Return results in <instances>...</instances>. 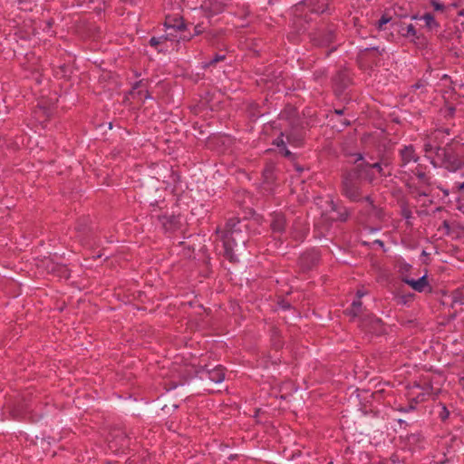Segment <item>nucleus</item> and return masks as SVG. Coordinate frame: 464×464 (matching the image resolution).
<instances>
[{
	"label": "nucleus",
	"mask_w": 464,
	"mask_h": 464,
	"mask_svg": "<svg viewBox=\"0 0 464 464\" xmlns=\"http://www.w3.org/2000/svg\"><path fill=\"white\" fill-rule=\"evenodd\" d=\"M362 202H365L366 205L364 207V212L366 215L371 218L372 216L377 217L379 214V208L375 206L373 198L368 195L364 196Z\"/></svg>",
	"instance_id": "obj_20"
},
{
	"label": "nucleus",
	"mask_w": 464,
	"mask_h": 464,
	"mask_svg": "<svg viewBox=\"0 0 464 464\" xmlns=\"http://www.w3.org/2000/svg\"><path fill=\"white\" fill-rule=\"evenodd\" d=\"M392 18L387 14H382V17L376 23V27L378 30H383V26L390 23Z\"/></svg>",
	"instance_id": "obj_33"
},
{
	"label": "nucleus",
	"mask_w": 464,
	"mask_h": 464,
	"mask_svg": "<svg viewBox=\"0 0 464 464\" xmlns=\"http://www.w3.org/2000/svg\"><path fill=\"white\" fill-rule=\"evenodd\" d=\"M372 244L373 245H378V246H380L382 247L384 246V243L382 240H380V239L374 240Z\"/></svg>",
	"instance_id": "obj_48"
},
{
	"label": "nucleus",
	"mask_w": 464,
	"mask_h": 464,
	"mask_svg": "<svg viewBox=\"0 0 464 464\" xmlns=\"http://www.w3.org/2000/svg\"><path fill=\"white\" fill-rule=\"evenodd\" d=\"M270 336H271V341H272L273 346L276 349H280L283 347V341L281 340V332L277 327H276V326L271 327Z\"/></svg>",
	"instance_id": "obj_23"
},
{
	"label": "nucleus",
	"mask_w": 464,
	"mask_h": 464,
	"mask_svg": "<svg viewBox=\"0 0 464 464\" xmlns=\"http://www.w3.org/2000/svg\"><path fill=\"white\" fill-rule=\"evenodd\" d=\"M365 168L355 166L342 174L341 194L351 202H361L363 199L362 184Z\"/></svg>",
	"instance_id": "obj_2"
},
{
	"label": "nucleus",
	"mask_w": 464,
	"mask_h": 464,
	"mask_svg": "<svg viewBox=\"0 0 464 464\" xmlns=\"http://www.w3.org/2000/svg\"><path fill=\"white\" fill-rule=\"evenodd\" d=\"M430 5H432V7L434 8L435 11H440V12H443L445 11V5L440 3L439 0H430Z\"/></svg>",
	"instance_id": "obj_35"
},
{
	"label": "nucleus",
	"mask_w": 464,
	"mask_h": 464,
	"mask_svg": "<svg viewBox=\"0 0 464 464\" xmlns=\"http://www.w3.org/2000/svg\"><path fill=\"white\" fill-rule=\"evenodd\" d=\"M276 164L272 161L266 162L262 170L261 189L267 194H273L276 187Z\"/></svg>",
	"instance_id": "obj_9"
},
{
	"label": "nucleus",
	"mask_w": 464,
	"mask_h": 464,
	"mask_svg": "<svg viewBox=\"0 0 464 464\" xmlns=\"http://www.w3.org/2000/svg\"><path fill=\"white\" fill-rule=\"evenodd\" d=\"M439 416L441 420H446L449 418L450 411L445 405L441 407V411H440Z\"/></svg>",
	"instance_id": "obj_37"
},
{
	"label": "nucleus",
	"mask_w": 464,
	"mask_h": 464,
	"mask_svg": "<svg viewBox=\"0 0 464 464\" xmlns=\"http://www.w3.org/2000/svg\"><path fill=\"white\" fill-rule=\"evenodd\" d=\"M169 39V37L167 35H162V36H160V37H151L149 41V44L151 46V47H154L159 53H162L163 50L159 48V46L163 44L164 42H166L167 40Z\"/></svg>",
	"instance_id": "obj_26"
},
{
	"label": "nucleus",
	"mask_w": 464,
	"mask_h": 464,
	"mask_svg": "<svg viewBox=\"0 0 464 464\" xmlns=\"http://www.w3.org/2000/svg\"><path fill=\"white\" fill-rule=\"evenodd\" d=\"M462 26H463V28H464V22L462 23Z\"/></svg>",
	"instance_id": "obj_59"
},
{
	"label": "nucleus",
	"mask_w": 464,
	"mask_h": 464,
	"mask_svg": "<svg viewBox=\"0 0 464 464\" xmlns=\"http://www.w3.org/2000/svg\"><path fill=\"white\" fill-rule=\"evenodd\" d=\"M462 144L457 138L450 139L443 147H436V156L441 159L443 167L451 172L464 166L460 156Z\"/></svg>",
	"instance_id": "obj_4"
},
{
	"label": "nucleus",
	"mask_w": 464,
	"mask_h": 464,
	"mask_svg": "<svg viewBox=\"0 0 464 464\" xmlns=\"http://www.w3.org/2000/svg\"><path fill=\"white\" fill-rule=\"evenodd\" d=\"M51 271L60 277L69 278L70 276L69 269L63 265L52 263Z\"/></svg>",
	"instance_id": "obj_24"
},
{
	"label": "nucleus",
	"mask_w": 464,
	"mask_h": 464,
	"mask_svg": "<svg viewBox=\"0 0 464 464\" xmlns=\"http://www.w3.org/2000/svg\"><path fill=\"white\" fill-rule=\"evenodd\" d=\"M344 314L347 316H350L352 319H355L359 317L360 319L364 316L366 314L363 313L362 310V303L359 299H354L350 307H348Z\"/></svg>",
	"instance_id": "obj_17"
},
{
	"label": "nucleus",
	"mask_w": 464,
	"mask_h": 464,
	"mask_svg": "<svg viewBox=\"0 0 464 464\" xmlns=\"http://www.w3.org/2000/svg\"><path fill=\"white\" fill-rule=\"evenodd\" d=\"M454 111H455V109H454V108H450V115H453V114H454Z\"/></svg>",
	"instance_id": "obj_55"
},
{
	"label": "nucleus",
	"mask_w": 464,
	"mask_h": 464,
	"mask_svg": "<svg viewBox=\"0 0 464 464\" xmlns=\"http://www.w3.org/2000/svg\"><path fill=\"white\" fill-rule=\"evenodd\" d=\"M328 204L333 212H335L336 210H338L341 208V206H339L337 203H335L333 199H331Z\"/></svg>",
	"instance_id": "obj_41"
},
{
	"label": "nucleus",
	"mask_w": 464,
	"mask_h": 464,
	"mask_svg": "<svg viewBox=\"0 0 464 464\" xmlns=\"http://www.w3.org/2000/svg\"><path fill=\"white\" fill-rule=\"evenodd\" d=\"M368 53H372L374 57L381 55V52L378 47H367L360 51V57L363 58L367 56Z\"/></svg>",
	"instance_id": "obj_29"
},
{
	"label": "nucleus",
	"mask_w": 464,
	"mask_h": 464,
	"mask_svg": "<svg viewBox=\"0 0 464 464\" xmlns=\"http://www.w3.org/2000/svg\"><path fill=\"white\" fill-rule=\"evenodd\" d=\"M335 213L337 215L335 219L341 222L347 221L350 217V211L345 206H341V208L336 210Z\"/></svg>",
	"instance_id": "obj_27"
},
{
	"label": "nucleus",
	"mask_w": 464,
	"mask_h": 464,
	"mask_svg": "<svg viewBox=\"0 0 464 464\" xmlns=\"http://www.w3.org/2000/svg\"><path fill=\"white\" fill-rule=\"evenodd\" d=\"M398 422L400 423L401 426H402V425L407 426V422L401 419L398 420Z\"/></svg>",
	"instance_id": "obj_51"
},
{
	"label": "nucleus",
	"mask_w": 464,
	"mask_h": 464,
	"mask_svg": "<svg viewBox=\"0 0 464 464\" xmlns=\"http://www.w3.org/2000/svg\"><path fill=\"white\" fill-rule=\"evenodd\" d=\"M285 130L280 132V135L273 141V144L276 145L278 149L285 146L287 143V140H285Z\"/></svg>",
	"instance_id": "obj_31"
},
{
	"label": "nucleus",
	"mask_w": 464,
	"mask_h": 464,
	"mask_svg": "<svg viewBox=\"0 0 464 464\" xmlns=\"http://www.w3.org/2000/svg\"><path fill=\"white\" fill-rule=\"evenodd\" d=\"M310 43L314 47L330 48L326 53L329 56L333 52L336 51V46H332L336 43L338 37V24L334 22H322L309 34Z\"/></svg>",
	"instance_id": "obj_3"
},
{
	"label": "nucleus",
	"mask_w": 464,
	"mask_h": 464,
	"mask_svg": "<svg viewBox=\"0 0 464 464\" xmlns=\"http://www.w3.org/2000/svg\"><path fill=\"white\" fill-rule=\"evenodd\" d=\"M278 150H279V153H280L282 156H284V157H285V158H287V159H290V160H295V155L294 153H292V152L287 149L286 145H285V146H284V147H282V148H280V149H278Z\"/></svg>",
	"instance_id": "obj_34"
},
{
	"label": "nucleus",
	"mask_w": 464,
	"mask_h": 464,
	"mask_svg": "<svg viewBox=\"0 0 464 464\" xmlns=\"http://www.w3.org/2000/svg\"><path fill=\"white\" fill-rule=\"evenodd\" d=\"M321 260L318 249L312 248L304 252L299 257V266L303 271H309L316 267Z\"/></svg>",
	"instance_id": "obj_10"
},
{
	"label": "nucleus",
	"mask_w": 464,
	"mask_h": 464,
	"mask_svg": "<svg viewBox=\"0 0 464 464\" xmlns=\"http://www.w3.org/2000/svg\"><path fill=\"white\" fill-rule=\"evenodd\" d=\"M423 150L426 153H430L434 151V153L436 154V145L433 143L431 140L429 139V136L425 140Z\"/></svg>",
	"instance_id": "obj_32"
},
{
	"label": "nucleus",
	"mask_w": 464,
	"mask_h": 464,
	"mask_svg": "<svg viewBox=\"0 0 464 464\" xmlns=\"http://www.w3.org/2000/svg\"><path fill=\"white\" fill-rule=\"evenodd\" d=\"M399 34H401L403 37H415L417 36V30L415 29L412 24H408L406 27L401 26V29L398 30Z\"/></svg>",
	"instance_id": "obj_25"
},
{
	"label": "nucleus",
	"mask_w": 464,
	"mask_h": 464,
	"mask_svg": "<svg viewBox=\"0 0 464 464\" xmlns=\"http://www.w3.org/2000/svg\"><path fill=\"white\" fill-rule=\"evenodd\" d=\"M429 139L433 141V143L436 145V147H443V144L445 145L446 142H448L450 139H448L445 135H442V132L440 130H434L431 131V133L429 135Z\"/></svg>",
	"instance_id": "obj_21"
},
{
	"label": "nucleus",
	"mask_w": 464,
	"mask_h": 464,
	"mask_svg": "<svg viewBox=\"0 0 464 464\" xmlns=\"http://www.w3.org/2000/svg\"><path fill=\"white\" fill-rule=\"evenodd\" d=\"M281 306L283 309L286 310V309H289L291 305L289 303L283 301L281 304Z\"/></svg>",
	"instance_id": "obj_47"
},
{
	"label": "nucleus",
	"mask_w": 464,
	"mask_h": 464,
	"mask_svg": "<svg viewBox=\"0 0 464 464\" xmlns=\"http://www.w3.org/2000/svg\"><path fill=\"white\" fill-rule=\"evenodd\" d=\"M165 26L177 31H184L186 29V24L181 16H167Z\"/></svg>",
	"instance_id": "obj_19"
},
{
	"label": "nucleus",
	"mask_w": 464,
	"mask_h": 464,
	"mask_svg": "<svg viewBox=\"0 0 464 464\" xmlns=\"http://www.w3.org/2000/svg\"><path fill=\"white\" fill-rule=\"evenodd\" d=\"M202 380H209L214 383H220L225 379L224 368L221 365L215 366L212 369H203L199 372Z\"/></svg>",
	"instance_id": "obj_13"
},
{
	"label": "nucleus",
	"mask_w": 464,
	"mask_h": 464,
	"mask_svg": "<svg viewBox=\"0 0 464 464\" xmlns=\"http://www.w3.org/2000/svg\"><path fill=\"white\" fill-rule=\"evenodd\" d=\"M343 124H344L345 126H348V125H350V122H349V121H344V122H343Z\"/></svg>",
	"instance_id": "obj_57"
},
{
	"label": "nucleus",
	"mask_w": 464,
	"mask_h": 464,
	"mask_svg": "<svg viewBox=\"0 0 464 464\" xmlns=\"http://www.w3.org/2000/svg\"><path fill=\"white\" fill-rule=\"evenodd\" d=\"M453 191L461 192L464 190V181L463 182H456L455 187L452 188Z\"/></svg>",
	"instance_id": "obj_39"
},
{
	"label": "nucleus",
	"mask_w": 464,
	"mask_h": 464,
	"mask_svg": "<svg viewBox=\"0 0 464 464\" xmlns=\"http://www.w3.org/2000/svg\"><path fill=\"white\" fill-rule=\"evenodd\" d=\"M401 215L404 219L409 220L412 217V212L408 207L404 206L401 208Z\"/></svg>",
	"instance_id": "obj_36"
},
{
	"label": "nucleus",
	"mask_w": 464,
	"mask_h": 464,
	"mask_svg": "<svg viewBox=\"0 0 464 464\" xmlns=\"http://www.w3.org/2000/svg\"><path fill=\"white\" fill-rule=\"evenodd\" d=\"M287 143L293 147L299 148L304 145V130L301 121L297 118H291L288 121V128L285 130Z\"/></svg>",
	"instance_id": "obj_7"
},
{
	"label": "nucleus",
	"mask_w": 464,
	"mask_h": 464,
	"mask_svg": "<svg viewBox=\"0 0 464 464\" xmlns=\"http://www.w3.org/2000/svg\"><path fill=\"white\" fill-rule=\"evenodd\" d=\"M334 112L338 115H342L343 114V110H335Z\"/></svg>",
	"instance_id": "obj_54"
},
{
	"label": "nucleus",
	"mask_w": 464,
	"mask_h": 464,
	"mask_svg": "<svg viewBox=\"0 0 464 464\" xmlns=\"http://www.w3.org/2000/svg\"><path fill=\"white\" fill-rule=\"evenodd\" d=\"M75 229L78 231V232H82V234H85L86 233V230H87V226L84 225L82 226V224H77V226L75 227Z\"/></svg>",
	"instance_id": "obj_43"
},
{
	"label": "nucleus",
	"mask_w": 464,
	"mask_h": 464,
	"mask_svg": "<svg viewBox=\"0 0 464 464\" xmlns=\"http://www.w3.org/2000/svg\"><path fill=\"white\" fill-rule=\"evenodd\" d=\"M141 87H145V83H144V81L143 80H140V81H137L135 82L133 84H132V91H135V90H138Z\"/></svg>",
	"instance_id": "obj_38"
},
{
	"label": "nucleus",
	"mask_w": 464,
	"mask_h": 464,
	"mask_svg": "<svg viewBox=\"0 0 464 464\" xmlns=\"http://www.w3.org/2000/svg\"><path fill=\"white\" fill-rule=\"evenodd\" d=\"M327 72L324 68L314 72L313 78L315 82H321L326 79Z\"/></svg>",
	"instance_id": "obj_30"
},
{
	"label": "nucleus",
	"mask_w": 464,
	"mask_h": 464,
	"mask_svg": "<svg viewBox=\"0 0 464 464\" xmlns=\"http://www.w3.org/2000/svg\"><path fill=\"white\" fill-rule=\"evenodd\" d=\"M357 166H363L365 168L364 176L369 179L370 181H372V177L370 176L369 170L371 169H374L377 170L380 177H388L391 175V172H386L385 168L388 167V164H384V167H382V164L381 162H375V163H369V162H362L360 164H357Z\"/></svg>",
	"instance_id": "obj_15"
},
{
	"label": "nucleus",
	"mask_w": 464,
	"mask_h": 464,
	"mask_svg": "<svg viewBox=\"0 0 464 464\" xmlns=\"http://www.w3.org/2000/svg\"><path fill=\"white\" fill-rule=\"evenodd\" d=\"M192 37H193V35H189V36H188V35H186V36H184L182 39H183V40H188H188H190Z\"/></svg>",
	"instance_id": "obj_53"
},
{
	"label": "nucleus",
	"mask_w": 464,
	"mask_h": 464,
	"mask_svg": "<svg viewBox=\"0 0 464 464\" xmlns=\"http://www.w3.org/2000/svg\"><path fill=\"white\" fill-rule=\"evenodd\" d=\"M443 227H446L448 230L450 229V224L447 220L443 221Z\"/></svg>",
	"instance_id": "obj_52"
},
{
	"label": "nucleus",
	"mask_w": 464,
	"mask_h": 464,
	"mask_svg": "<svg viewBox=\"0 0 464 464\" xmlns=\"http://www.w3.org/2000/svg\"><path fill=\"white\" fill-rule=\"evenodd\" d=\"M216 233L220 235V239L223 242L225 258L231 263L238 262L234 248L241 245L246 246L248 240L246 225L237 218H231L227 221L224 229L218 228Z\"/></svg>",
	"instance_id": "obj_1"
},
{
	"label": "nucleus",
	"mask_w": 464,
	"mask_h": 464,
	"mask_svg": "<svg viewBox=\"0 0 464 464\" xmlns=\"http://www.w3.org/2000/svg\"><path fill=\"white\" fill-rule=\"evenodd\" d=\"M399 161L398 166L401 168V173H408L411 163H418L420 156L412 144L403 145L398 150Z\"/></svg>",
	"instance_id": "obj_8"
},
{
	"label": "nucleus",
	"mask_w": 464,
	"mask_h": 464,
	"mask_svg": "<svg viewBox=\"0 0 464 464\" xmlns=\"http://www.w3.org/2000/svg\"><path fill=\"white\" fill-rule=\"evenodd\" d=\"M459 14H460V15H464V10L460 11V12H459Z\"/></svg>",
	"instance_id": "obj_58"
},
{
	"label": "nucleus",
	"mask_w": 464,
	"mask_h": 464,
	"mask_svg": "<svg viewBox=\"0 0 464 464\" xmlns=\"http://www.w3.org/2000/svg\"><path fill=\"white\" fill-rule=\"evenodd\" d=\"M402 281L408 285H410L412 289L420 293L423 292L425 286L429 285L427 276H423L417 280L403 278Z\"/></svg>",
	"instance_id": "obj_18"
},
{
	"label": "nucleus",
	"mask_w": 464,
	"mask_h": 464,
	"mask_svg": "<svg viewBox=\"0 0 464 464\" xmlns=\"http://www.w3.org/2000/svg\"><path fill=\"white\" fill-rule=\"evenodd\" d=\"M365 295V292L362 291V290H358L356 292V299H359L361 300V298Z\"/></svg>",
	"instance_id": "obj_46"
},
{
	"label": "nucleus",
	"mask_w": 464,
	"mask_h": 464,
	"mask_svg": "<svg viewBox=\"0 0 464 464\" xmlns=\"http://www.w3.org/2000/svg\"><path fill=\"white\" fill-rule=\"evenodd\" d=\"M411 268V266L410 264H407V263H401L400 264V272L403 273V272H409Z\"/></svg>",
	"instance_id": "obj_40"
},
{
	"label": "nucleus",
	"mask_w": 464,
	"mask_h": 464,
	"mask_svg": "<svg viewBox=\"0 0 464 464\" xmlns=\"http://www.w3.org/2000/svg\"><path fill=\"white\" fill-rule=\"evenodd\" d=\"M94 0H90V2H93Z\"/></svg>",
	"instance_id": "obj_60"
},
{
	"label": "nucleus",
	"mask_w": 464,
	"mask_h": 464,
	"mask_svg": "<svg viewBox=\"0 0 464 464\" xmlns=\"http://www.w3.org/2000/svg\"><path fill=\"white\" fill-rule=\"evenodd\" d=\"M157 220L160 223L166 233H174L181 227V218L179 215H158Z\"/></svg>",
	"instance_id": "obj_11"
},
{
	"label": "nucleus",
	"mask_w": 464,
	"mask_h": 464,
	"mask_svg": "<svg viewBox=\"0 0 464 464\" xmlns=\"http://www.w3.org/2000/svg\"><path fill=\"white\" fill-rule=\"evenodd\" d=\"M203 30L200 24H197L194 28V34L193 35H198L202 34Z\"/></svg>",
	"instance_id": "obj_44"
},
{
	"label": "nucleus",
	"mask_w": 464,
	"mask_h": 464,
	"mask_svg": "<svg viewBox=\"0 0 464 464\" xmlns=\"http://www.w3.org/2000/svg\"><path fill=\"white\" fill-rule=\"evenodd\" d=\"M410 179L416 178L420 189L418 195L420 197H428L430 195L429 188L431 185V176L427 165L418 162L414 168H410L406 173Z\"/></svg>",
	"instance_id": "obj_5"
},
{
	"label": "nucleus",
	"mask_w": 464,
	"mask_h": 464,
	"mask_svg": "<svg viewBox=\"0 0 464 464\" xmlns=\"http://www.w3.org/2000/svg\"><path fill=\"white\" fill-rule=\"evenodd\" d=\"M362 159H363L362 154L358 153V154H356V160H355V162H357V161H359V160H362Z\"/></svg>",
	"instance_id": "obj_49"
},
{
	"label": "nucleus",
	"mask_w": 464,
	"mask_h": 464,
	"mask_svg": "<svg viewBox=\"0 0 464 464\" xmlns=\"http://www.w3.org/2000/svg\"><path fill=\"white\" fill-rule=\"evenodd\" d=\"M334 82L342 90L351 83L350 72L346 69L339 70L334 77Z\"/></svg>",
	"instance_id": "obj_16"
},
{
	"label": "nucleus",
	"mask_w": 464,
	"mask_h": 464,
	"mask_svg": "<svg viewBox=\"0 0 464 464\" xmlns=\"http://www.w3.org/2000/svg\"><path fill=\"white\" fill-rule=\"evenodd\" d=\"M425 22V26L428 30L433 31L437 30L440 27V24L436 21L434 15L431 13H426L422 16H420Z\"/></svg>",
	"instance_id": "obj_22"
},
{
	"label": "nucleus",
	"mask_w": 464,
	"mask_h": 464,
	"mask_svg": "<svg viewBox=\"0 0 464 464\" xmlns=\"http://www.w3.org/2000/svg\"><path fill=\"white\" fill-rule=\"evenodd\" d=\"M438 188H439L443 192V194H444L445 196H448V195H449V190H448V189L442 188H440V187H438Z\"/></svg>",
	"instance_id": "obj_50"
},
{
	"label": "nucleus",
	"mask_w": 464,
	"mask_h": 464,
	"mask_svg": "<svg viewBox=\"0 0 464 464\" xmlns=\"http://www.w3.org/2000/svg\"><path fill=\"white\" fill-rule=\"evenodd\" d=\"M437 130H440L442 132V135H445L446 137H449L451 134V130L450 128H438Z\"/></svg>",
	"instance_id": "obj_42"
},
{
	"label": "nucleus",
	"mask_w": 464,
	"mask_h": 464,
	"mask_svg": "<svg viewBox=\"0 0 464 464\" xmlns=\"http://www.w3.org/2000/svg\"><path fill=\"white\" fill-rule=\"evenodd\" d=\"M226 59L225 54L217 53L211 58L209 61L203 63V68H209L211 66H215L218 63L222 62Z\"/></svg>",
	"instance_id": "obj_28"
},
{
	"label": "nucleus",
	"mask_w": 464,
	"mask_h": 464,
	"mask_svg": "<svg viewBox=\"0 0 464 464\" xmlns=\"http://www.w3.org/2000/svg\"><path fill=\"white\" fill-rule=\"evenodd\" d=\"M411 19H413V20L420 19V16H418V15H412Z\"/></svg>",
	"instance_id": "obj_56"
},
{
	"label": "nucleus",
	"mask_w": 464,
	"mask_h": 464,
	"mask_svg": "<svg viewBox=\"0 0 464 464\" xmlns=\"http://www.w3.org/2000/svg\"><path fill=\"white\" fill-rule=\"evenodd\" d=\"M414 409H415V407H414V406L410 405V406H409V407H407V408H400V409H399V411H403V412H408V411H413Z\"/></svg>",
	"instance_id": "obj_45"
},
{
	"label": "nucleus",
	"mask_w": 464,
	"mask_h": 464,
	"mask_svg": "<svg viewBox=\"0 0 464 464\" xmlns=\"http://www.w3.org/2000/svg\"><path fill=\"white\" fill-rule=\"evenodd\" d=\"M330 0H302L296 5V11L304 13V20L308 23L312 20L310 15H321L330 11Z\"/></svg>",
	"instance_id": "obj_6"
},
{
	"label": "nucleus",
	"mask_w": 464,
	"mask_h": 464,
	"mask_svg": "<svg viewBox=\"0 0 464 464\" xmlns=\"http://www.w3.org/2000/svg\"><path fill=\"white\" fill-rule=\"evenodd\" d=\"M270 228L275 235H283L287 227L286 217L282 212L275 211L270 215Z\"/></svg>",
	"instance_id": "obj_12"
},
{
	"label": "nucleus",
	"mask_w": 464,
	"mask_h": 464,
	"mask_svg": "<svg viewBox=\"0 0 464 464\" xmlns=\"http://www.w3.org/2000/svg\"><path fill=\"white\" fill-rule=\"evenodd\" d=\"M382 322L372 314H366L360 320V325L367 332L378 333L382 329Z\"/></svg>",
	"instance_id": "obj_14"
}]
</instances>
